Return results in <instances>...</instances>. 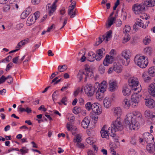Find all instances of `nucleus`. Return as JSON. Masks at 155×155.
Listing matches in <instances>:
<instances>
[{"instance_id":"3","label":"nucleus","mask_w":155,"mask_h":155,"mask_svg":"<svg viewBox=\"0 0 155 155\" xmlns=\"http://www.w3.org/2000/svg\"><path fill=\"white\" fill-rule=\"evenodd\" d=\"M134 61L136 65L142 68H145L148 63V58L144 55H136L134 58Z\"/></svg>"},{"instance_id":"16","label":"nucleus","mask_w":155,"mask_h":155,"mask_svg":"<svg viewBox=\"0 0 155 155\" xmlns=\"http://www.w3.org/2000/svg\"><path fill=\"white\" fill-rule=\"evenodd\" d=\"M146 105L150 108H153L155 107V101L151 98L145 99Z\"/></svg>"},{"instance_id":"37","label":"nucleus","mask_w":155,"mask_h":155,"mask_svg":"<svg viewBox=\"0 0 155 155\" xmlns=\"http://www.w3.org/2000/svg\"><path fill=\"white\" fill-rule=\"evenodd\" d=\"M116 20L115 17L109 18L108 19V22L106 24V26L109 28L114 22Z\"/></svg>"},{"instance_id":"58","label":"nucleus","mask_w":155,"mask_h":155,"mask_svg":"<svg viewBox=\"0 0 155 155\" xmlns=\"http://www.w3.org/2000/svg\"><path fill=\"white\" fill-rule=\"evenodd\" d=\"M5 78L6 80L10 79V81H9L8 80L7 81V82L8 83L11 84L13 82V79L11 75H8L7 77H5Z\"/></svg>"},{"instance_id":"6","label":"nucleus","mask_w":155,"mask_h":155,"mask_svg":"<svg viewBox=\"0 0 155 155\" xmlns=\"http://www.w3.org/2000/svg\"><path fill=\"white\" fill-rule=\"evenodd\" d=\"M128 82L130 87L132 90L137 91L138 93L140 92L141 90V85H139L138 80L137 78L133 77L130 78Z\"/></svg>"},{"instance_id":"55","label":"nucleus","mask_w":155,"mask_h":155,"mask_svg":"<svg viewBox=\"0 0 155 155\" xmlns=\"http://www.w3.org/2000/svg\"><path fill=\"white\" fill-rule=\"evenodd\" d=\"M10 7L9 5H5L3 7V11L4 12H7L10 9Z\"/></svg>"},{"instance_id":"41","label":"nucleus","mask_w":155,"mask_h":155,"mask_svg":"<svg viewBox=\"0 0 155 155\" xmlns=\"http://www.w3.org/2000/svg\"><path fill=\"white\" fill-rule=\"evenodd\" d=\"M104 93L97 91L96 94V98L100 101L104 97Z\"/></svg>"},{"instance_id":"15","label":"nucleus","mask_w":155,"mask_h":155,"mask_svg":"<svg viewBox=\"0 0 155 155\" xmlns=\"http://www.w3.org/2000/svg\"><path fill=\"white\" fill-rule=\"evenodd\" d=\"M106 126H104L102 128L101 130V134L102 137L103 138H106L108 139L109 137V135H110L111 134L110 130V132H109V130L107 131L106 129Z\"/></svg>"},{"instance_id":"64","label":"nucleus","mask_w":155,"mask_h":155,"mask_svg":"<svg viewBox=\"0 0 155 155\" xmlns=\"http://www.w3.org/2000/svg\"><path fill=\"white\" fill-rule=\"evenodd\" d=\"M77 146L79 148L83 149L84 147V146L83 143H81L80 142H79L77 143Z\"/></svg>"},{"instance_id":"25","label":"nucleus","mask_w":155,"mask_h":155,"mask_svg":"<svg viewBox=\"0 0 155 155\" xmlns=\"http://www.w3.org/2000/svg\"><path fill=\"white\" fill-rule=\"evenodd\" d=\"M113 67L114 70L117 73H120L122 71V66L118 62H115L113 64Z\"/></svg>"},{"instance_id":"27","label":"nucleus","mask_w":155,"mask_h":155,"mask_svg":"<svg viewBox=\"0 0 155 155\" xmlns=\"http://www.w3.org/2000/svg\"><path fill=\"white\" fill-rule=\"evenodd\" d=\"M146 147L147 151L150 153H153L155 151L154 146L152 144H147Z\"/></svg>"},{"instance_id":"49","label":"nucleus","mask_w":155,"mask_h":155,"mask_svg":"<svg viewBox=\"0 0 155 155\" xmlns=\"http://www.w3.org/2000/svg\"><path fill=\"white\" fill-rule=\"evenodd\" d=\"M151 41L149 37H145L143 39V42L145 45H147L150 43Z\"/></svg>"},{"instance_id":"51","label":"nucleus","mask_w":155,"mask_h":155,"mask_svg":"<svg viewBox=\"0 0 155 155\" xmlns=\"http://www.w3.org/2000/svg\"><path fill=\"white\" fill-rule=\"evenodd\" d=\"M28 151V149L25 147H22L21 149L20 150V154L22 155L25 153H27Z\"/></svg>"},{"instance_id":"18","label":"nucleus","mask_w":155,"mask_h":155,"mask_svg":"<svg viewBox=\"0 0 155 155\" xmlns=\"http://www.w3.org/2000/svg\"><path fill=\"white\" fill-rule=\"evenodd\" d=\"M112 101L113 99L110 97H105L103 101L104 107L106 108L110 107L111 106Z\"/></svg>"},{"instance_id":"43","label":"nucleus","mask_w":155,"mask_h":155,"mask_svg":"<svg viewBox=\"0 0 155 155\" xmlns=\"http://www.w3.org/2000/svg\"><path fill=\"white\" fill-rule=\"evenodd\" d=\"M124 34V35L123 38L122 42L123 43H125L130 40V37L129 34Z\"/></svg>"},{"instance_id":"31","label":"nucleus","mask_w":155,"mask_h":155,"mask_svg":"<svg viewBox=\"0 0 155 155\" xmlns=\"http://www.w3.org/2000/svg\"><path fill=\"white\" fill-rule=\"evenodd\" d=\"M35 20L33 15H30L28 17L26 21L27 25L30 26L32 25L35 22Z\"/></svg>"},{"instance_id":"50","label":"nucleus","mask_w":155,"mask_h":155,"mask_svg":"<svg viewBox=\"0 0 155 155\" xmlns=\"http://www.w3.org/2000/svg\"><path fill=\"white\" fill-rule=\"evenodd\" d=\"M67 69L66 66L65 65L61 66H59L58 67V70L60 72H62L65 71Z\"/></svg>"},{"instance_id":"34","label":"nucleus","mask_w":155,"mask_h":155,"mask_svg":"<svg viewBox=\"0 0 155 155\" xmlns=\"http://www.w3.org/2000/svg\"><path fill=\"white\" fill-rule=\"evenodd\" d=\"M72 5L70 6L69 8V9L68 11V15H70L72 14V13L74 12V8L76 2L75 1H73L72 2Z\"/></svg>"},{"instance_id":"57","label":"nucleus","mask_w":155,"mask_h":155,"mask_svg":"<svg viewBox=\"0 0 155 155\" xmlns=\"http://www.w3.org/2000/svg\"><path fill=\"white\" fill-rule=\"evenodd\" d=\"M61 102L64 105H66L67 104V98L66 97H64L62 98L61 101Z\"/></svg>"},{"instance_id":"54","label":"nucleus","mask_w":155,"mask_h":155,"mask_svg":"<svg viewBox=\"0 0 155 155\" xmlns=\"http://www.w3.org/2000/svg\"><path fill=\"white\" fill-rule=\"evenodd\" d=\"M99 71L101 74H103L105 72V68L103 65L101 64L99 66Z\"/></svg>"},{"instance_id":"33","label":"nucleus","mask_w":155,"mask_h":155,"mask_svg":"<svg viewBox=\"0 0 155 155\" xmlns=\"http://www.w3.org/2000/svg\"><path fill=\"white\" fill-rule=\"evenodd\" d=\"M123 104L124 107L126 109H128L131 105L130 100L127 99H125L123 101Z\"/></svg>"},{"instance_id":"13","label":"nucleus","mask_w":155,"mask_h":155,"mask_svg":"<svg viewBox=\"0 0 155 155\" xmlns=\"http://www.w3.org/2000/svg\"><path fill=\"white\" fill-rule=\"evenodd\" d=\"M92 110L93 112L95 113L97 115H100L101 113V107L98 103H95L93 104Z\"/></svg>"},{"instance_id":"32","label":"nucleus","mask_w":155,"mask_h":155,"mask_svg":"<svg viewBox=\"0 0 155 155\" xmlns=\"http://www.w3.org/2000/svg\"><path fill=\"white\" fill-rule=\"evenodd\" d=\"M138 26L143 28H146V26L144 25L143 21L140 19H138L135 23V25L134 26V28L136 27L137 26Z\"/></svg>"},{"instance_id":"30","label":"nucleus","mask_w":155,"mask_h":155,"mask_svg":"<svg viewBox=\"0 0 155 155\" xmlns=\"http://www.w3.org/2000/svg\"><path fill=\"white\" fill-rule=\"evenodd\" d=\"M22 105H21L20 107L18 109V111L21 113H22L24 112H26L28 114H29L31 112L32 110L30 107H27L25 108H24L21 107Z\"/></svg>"},{"instance_id":"52","label":"nucleus","mask_w":155,"mask_h":155,"mask_svg":"<svg viewBox=\"0 0 155 155\" xmlns=\"http://www.w3.org/2000/svg\"><path fill=\"white\" fill-rule=\"evenodd\" d=\"M29 42V39L28 38L24 39L21 41L19 43L20 45L22 46L26 45L27 43Z\"/></svg>"},{"instance_id":"53","label":"nucleus","mask_w":155,"mask_h":155,"mask_svg":"<svg viewBox=\"0 0 155 155\" xmlns=\"http://www.w3.org/2000/svg\"><path fill=\"white\" fill-rule=\"evenodd\" d=\"M86 141L88 144L90 145L93 144L94 142L93 138L90 137L86 139Z\"/></svg>"},{"instance_id":"39","label":"nucleus","mask_w":155,"mask_h":155,"mask_svg":"<svg viewBox=\"0 0 155 155\" xmlns=\"http://www.w3.org/2000/svg\"><path fill=\"white\" fill-rule=\"evenodd\" d=\"M154 113L150 110H146L144 112V115L145 117L147 118L151 119L152 115H153Z\"/></svg>"},{"instance_id":"42","label":"nucleus","mask_w":155,"mask_h":155,"mask_svg":"<svg viewBox=\"0 0 155 155\" xmlns=\"http://www.w3.org/2000/svg\"><path fill=\"white\" fill-rule=\"evenodd\" d=\"M90 115L91 117V118L92 120L94 121V123H96L98 119V115L95 113L93 112L91 113Z\"/></svg>"},{"instance_id":"1","label":"nucleus","mask_w":155,"mask_h":155,"mask_svg":"<svg viewBox=\"0 0 155 155\" xmlns=\"http://www.w3.org/2000/svg\"><path fill=\"white\" fill-rule=\"evenodd\" d=\"M142 117L141 113L137 111H134L127 114L124 120L125 125L127 128L132 130H137L140 127L138 120Z\"/></svg>"},{"instance_id":"56","label":"nucleus","mask_w":155,"mask_h":155,"mask_svg":"<svg viewBox=\"0 0 155 155\" xmlns=\"http://www.w3.org/2000/svg\"><path fill=\"white\" fill-rule=\"evenodd\" d=\"M13 63L10 62L6 66L5 70L6 71H8L13 66Z\"/></svg>"},{"instance_id":"63","label":"nucleus","mask_w":155,"mask_h":155,"mask_svg":"<svg viewBox=\"0 0 155 155\" xmlns=\"http://www.w3.org/2000/svg\"><path fill=\"white\" fill-rule=\"evenodd\" d=\"M33 17L35 20L37 19L39 17V12H35L34 15Z\"/></svg>"},{"instance_id":"28","label":"nucleus","mask_w":155,"mask_h":155,"mask_svg":"<svg viewBox=\"0 0 155 155\" xmlns=\"http://www.w3.org/2000/svg\"><path fill=\"white\" fill-rule=\"evenodd\" d=\"M31 11V10L30 8H27L21 13V18L22 19H25L30 14Z\"/></svg>"},{"instance_id":"24","label":"nucleus","mask_w":155,"mask_h":155,"mask_svg":"<svg viewBox=\"0 0 155 155\" xmlns=\"http://www.w3.org/2000/svg\"><path fill=\"white\" fill-rule=\"evenodd\" d=\"M148 89L150 94L155 97V83H153L150 84L148 87Z\"/></svg>"},{"instance_id":"61","label":"nucleus","mask_w":155,"mask_h":155,"mask_svg":"<svg viewBox=\"0 0 155 155\" xmlns=\"http://www.w3.org/2000/svg\"><path fill=\"white\" fill-rule=\"evenodd\" d=\"M66 127L68 130L72 131V126L70 123H68L67 124Z\"/></svg>"},{"instance_id":"7","label":"nucleus","mask_w":155,"mask_h":155,"mask_svg":"<svg viewBox=\"0 0 155 155\" xmlns=\"http://www.w3.org/2000/svg\"><path fill=\"white\" fill-rule=\"evenodd\" d=\"M138 93L137 92L134 93L132 95L130 100L131 105L133 107L137 106L140 101V98L141 97V95L138 94Z\"/></svg>"},{"instance_id":"21","label":"nucleus","mask_w":155,"mask_h":155,"mask_svg":"<svg viewBox=\"0 0 155 155\" xmlns=\"http://www.w3.org/2000/svg\"><path fill=\"white\" fill-rule=\"evenodd\" d=\"M143 4L145 7H153L155 6V0H144Z\"/></svg>"},{"instance_id":"22","label":"nucleus","mask_w":155,"mask_h":155,"mask_svg":"<svg viewBox=\"0 0 155 155\" xmlns=\"http://www.w3.org/2000/svg\"><path fill=\"white\" fill-rule=\"evenodd\" d=\"M114 58L112 56L107 55L104 61L103 64L105 66H108L109 64L112 63Z\"/></svg>"},{"instance_id":"35","label":"nucleus","mask_w":155,"mask_h":155,"mask_svg":"<svg viewBox=\"0 0 155 155\" xmlns=\"http://www.w3.org/2000/svg\"><path fill=\"white\" fill-rule=\"evenodd\" d=\"M130 90L127 87H124L123 89L122 93L125 96H129L130 94Z\"/></svg>"},{"instance_id":"23","label":"nucleus","mask_w":155,"mask_h":155,"mask_svg":"<svg viewBox=\"0 0 155 155\" xmlns=\"http://www.w3.org/2000/svg\"><path fill=\"white\" fill-rule=\"evenodd\" d=\"M90 118L86 117H84L81 122V126L84 128H87L90 123Z\"/></svg>"},{"instance_id":"48","label":"nucleus","mask_w":155,"mask_h":155,"mask_svg":"<svg viewBox=\"0 0 155 155\" xmlns=\"http://www.w3.org/2000/svg\"><path fill=\"white\" fill-rule=\"evenodd\" d=\"M93 104H92L91 102H87L85 105V108L88 111L92 109V106Z\"/></svg>"},{"instance_id":"44","label":"nucleus","mask_w":155,"mask_h":155,"mask_svg":"<svg viewBox=\"0 0 155 155\" xmlns=\"http://www.w3.org/2000/svg\"><path fill=\"white\" fill-rule=\"evenodd\" d=\"M130 29V27L129 25H126L123 29L124 34H129Z\"/></svg>"},{"instance_id":"5","label":"nucleus","mask_w":155,"mask_h":155,"mask_svg":"<svg viewBox=\"0 0 155 155\" xmlns=\"http://www.w3.org/2000/svg\"><path fill=\"white\" fill-rule=\"evenodd\" d=\"M131 53L130 50L125 49L120 54V61L125 66H127L130 61Z\"/></svg>"},{"instance_id":"26","label":"nucleus","mask_w":155,"mask_h":155,"mask_svg":"<svg viewBox=\"0 0 155 155\" xmlns=\"http://www.w3.org/2000/svg\"><path fill=\"white\" fill-rule=\"evenodd\" d=\"M86 58L90 62L94 61L95 59V54L93 52H89L88 53Z\"/></svg>"},{"instance_id":"14","label":"nucleus","mask_w":155,"mask_h":155,"mask_svg":"<svg viewBox=\"0 0 155 155\" xmlns=\"http://www.w3.org/2000/svg\"><path fill=\"white\" fill-rule=\"evenodd\" d=\"M105 53V50L103 48L98 50L95 54V60L97 61H100L103 58Z\"/></svg>"},{"instance_id":"40","label":"nucleus","mask_w":155,"mask_h":155,"mask_svg":"<svg viewBox=\"0 0 155 155\" xmlns=\"http://www.w3.org/2000/svg\"><path fill=\"white\" fill-rule=\"evenodd\" d=\"M81 136L80 134H76L74 137V143H78L81 142Z\"/></svg>"},{"instance_id":"2","label":"nucleus","mask_w":155,"mask_h":155,"mask_svg":"<svg viewBox=\"0 0 155 155\" xmlns=\"http://www.w3.org/2000/svg\"><path fill=\"white\" fill-rule=\"evenodd\" d=\"M123 129V125L120 117H117L112 122L111 126L108 128L109 132L110 130L111 134L110 136L114 137L116 136V132L117 131H121Z\"/></svg>"},{"instance_id":"20","label":"nucleus","mask_w":155,"mask_h":155,"mask_svg":"<svg viewBox=\"0 0 155 155\" xmlns=\"http://www.w3.org/2000/svg\"><path fill=\"white\" fill-rule=\"evenodd\" d=\"M109 89L111 91H115L117 88V83L115 81H111L109 82Z\"/></svg>"},{"instance_id":"59","label":"nucleus","mask_w":155,"mask_h":155,"mask_svg":"<svg viewBox=\"0 0 155 155\" xmlns=\"http://www.w3.org/2000/svg\"><path fill=\"white\" fill-rule=\"evenodd\" d=\"M58 77H55L52 81L51 83H54V84H57L61 81V79L58 80Z\"/></svg>"},{"instance_id":"10","label":"nucleus","mask_w":155,"mask_h":155,"mask_svg":"<svg viewBox=\"0 0 155 155\" xmlns=\"http://www.w3.org/2000/svg\"><path fill=\"white\" fill-rule=\"evenodd\" d=\"M95 86L97 87V91L101 93H104L106 91L107 88V83L105 81H103L100 84L99 82H96L95 84Z\"/></svg>"},{"instance_id":"12","label":"nucleus","mask_w":155,"mask_h":155,"mask_svg":"<svg viewBox=\"0 0 155 155\" xmlns=\"http://www.w3.org/2000/svg\"><path fill=\"white\" fill-rule=\"evenodd\" d=\"M143 136L144 142L147 143V144H152V143L153 141L154 138L153 136L149 133H144Z\"/></svg>"},{"instance_id":"19","label":"nucleus","mask_w":155,"mask_h":155,"mask_svg":"<svg viewBox=\"0 0 155 155\" xmlns=\"http://www.w3.org/2000/svg\"><path fill=\"white\" fill-rule=\"evenodd\" d=\"M112 112L114 116H118V117H120L123 113L122 110L120 107L114 108L112 110Z\"/></svg>"},{"instance_id":"38","label":"nucleus","mask_w":155,"mask_h":155,"mask_svg":"<svg viewBox=\"0 0 155 155\" xmlns=\"http://www.w3.org/2000/svg\"><path fill=\"white\" fill-rule=\"evenodd\" d=\"M149 74L151 76H155V67H152L150 68L148 71Z\"/></svg>"},{"instance_id":"60","label":"nucleus","mask_w":155,"mask_h":155,"mask_svg":"<svg viewBox=\"0 0 155 155\" xmlns=\"http://www.w3.org/2000/svg\"><path fill=\"white\" fill-rule=\"evenodd\" d=\"M130 142L131 144L133 145H136V141L135 138L132 137L131 138Z\"/></svg>"},{"instance_id":"11","label":"nucleus","mask_w":155,"mask_h":155,"mask_svg":"<svg viewBox=\"0 0 155 155\" xmlns=\"http://www.w3.org/2000/svg\"><path fill=\"white\" fill-rule=\"evenodd\" d=\"M112 31L110 30L107 32L106 34L102 35L101 37H100L98 42H97L98 43L97 44V45L101 43L105 39L106 41H108L112 37Z\"/></svg>"},{"instance_id":"29","label":"nucleus","mask_w":155,"mask_h":155,"mask_svg":"<svg viewBox=\"0 0 155 155\" xmlns=\"http://www.w3.org/2000/svg\"><path fill=\"white\" fill-rule=\"evenodd\" d=\"M143 53L146 55H151L152 53V48L150 47H147L144 48L143 50Z\"/></svg>"},{"instance_id":"9","label":"nucleus","mask_w":155,"mask_h":155,"mask_svg":"<svg viewBox=\"0 0 155 155\" xmlns=\"http://www.w3.org/2000/svg\"><path fill=\"white\" fill-rule=\"evenodd\" d=\"M96 88L91 84H87L84 87V90L85 94L89 97H91L95 93Z\"/></svg>"},{"instance_id":"46","label":"nucleus","mask_w":155,"mask_h":155,"mask_svg":"<svg viewBox=\"0 0 155 155\" xmlns=\"http://www.w3.org/2000/svg\"><path fill=\"white\" fill-rule=\"evenodd\" d=\"M59 94L57 91H55L53 94L52 97V100L54 101L57 100Z\"/></svg>"},{"instance_id":"4","label":"nucleus","mask_w":155,"mask_h":155,"mask_svg":"<svg viewBox=\"0 0 155 155\" xmlns=\"http://www.w3.org/2000/svg\"><path fill=\"white\" fill-rule=\"evenodd\" d=\"M86 76L85 79L86 80L87 77L92 78L93 76V73L92 69L89 65H86L84 67V70L79 71L77 75V78L81 81L83 79V75Z\"/></svg>"},{"instance_id":"8","label":"nucleus","mask_w":155,"mask_h":155,"mask_svg":"<svg viewBox=\"0 0 155 155\" xmlns=\"http://www.w3.org/2000/svg\"><path fill=\"white\" fill-rule=\"evenodd\" d=\"M132 10L136 14H140L145 10V7L143 4H135L132 6Z\"/></svg>"},{"instance_id":"17","label":"nucleus","mask_w":155,"mask_h":155,"mask_svg":"<svg viewBox=\"0 0 155 155\" xmlns=\"http://www.w3.org/2000/svg\"><path fill=\"white\" fill-rule=\"evenodd\" d=\"M56 9V6H54L51 4H48L46 6V10L49 16L52 15Z\"/></svg>"},{"instance_id":"45","label":"nucleus","mask_w":155,"mask_h":155,"mask_svg":"<svg viewBox=\"0 0 155 155\" xmlns=\"http://www.w3.org/2000/svg\"><path fill=\"white\" fill-rule=\"evenodd\" d=\"M19 0H10L11 2H13L12 3V6L14 8H16L17 9L18 8V2Z\"/></svg>"},{"instance_id":"47","label":"nucleus","mask_w":155,"mask_h":155,"mask_svg":"<svg viewBox=\"0 0 155 155\" xmlns=\"http://www.w3.org/2000/svg\"><path fill=\"white\" fill-rule=\"evenodd\" d=\"M81 109L80 107H75L73 109V113L75 114H78L81 112Z\"/></svg>"},{"instance_id":"36","label":"nucleus","mask_w":155,"mask_h":155,"mask_svg":"<svg viewBox=\"0 0 155 155\" xmlns=\"http://www.w3.org/2000/svg\"><path fill=\"white\" fill-rule=\"evenodd\" d=\"M142 77L144 81L146 82H148L151 79L150 77L148 75L147 71L143 72L142 75Z\"/></svg>"},{"instance_id":"62","label":"nucleus","mask_w":155,"mask_h":155,"mask_svg":"<svg viewBox=\"0 0 155 155\" xmlns=\"http://www.w3.org/2000/svg\"><path fill=\"white\" fill-rule=\"evenodd\" d=\"M80 87L78 88L74 92V96H76L80 92Z\"/></svg>"}]
</instances>
